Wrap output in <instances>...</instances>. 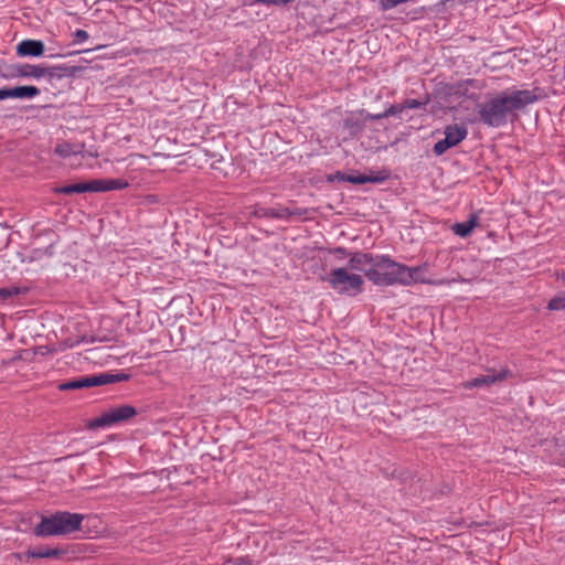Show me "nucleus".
Returning <instances> with one entry per match:
<instances>
[{"mask_svg": "<svg viewBox=\"0 0 565 565\" xmlns=\"http://www.w3.org/2000/svg\"><path fill=\"white\" fill-rule=\"evenodd\" d=\"M55 152L62 157L71 156L74 151L68 143H60L55 147Z\"/></svg>", "mask_w": 565, "mask_h": 565, "instance_id": "6ab92c4d", "label": "nucleus"}, {"mask_svg": "<svg viewBox=\"0 0 565 565\" xmlns=\"http://www.w3.org/2000/svg\"><path fill=\"white\" fill-rule=\"evenodd\" d=\"M136 415V409L130 405H122L115 407L104 413L100 417H97L89 422L88 427L92 429L99 427L113 426L115 424L125 422Z\"/></svg>", "mask_w": 565, "mask_h": 565, "instance_id": "39448f33", "label": "nucleus"}, {"mask_svg": "<svg viewBox=\"0 0 565 565\" xmlns=\"http://www.w3.org/2000/svg\"><path fill=\"white\" fill-rule=\"evenodd\" d=\"M61 552L57 548L41 547L39 550H30L24 554H18L19 559L24 558H45V557H57Z\"/></svg>", "mask_w": 565, "mask_h": 565, "instance_id": "ddd939ff", "label": "nucleus"}, {"mask_svg": "<svg viewBox=\"0 0 565 565\" xmlns=\"http://www.w3.org/2000/svg\"><path fill=\"white\" fill-rule=\"evenodd\" d=\"M535 96L530 90H513L502 93L480 106L481 120L491 127H500L507 122V117L515 109L533 103Z\"/></svg>", "mask_w": 565, "mask_h": 565, "instance_id": "f257e3e1", "label": "nucleus"}, {"mask_svg": "<svg viewBox=\"0 0 565 565\" xmlns=\"http://www.w3.org/2000/svg\"><path fill=\"white\" fill-rule=\"evenodd\" d=\"M386 116H382V114H377V115H370V114H366L364 116L365 119H380V118H385Z\"/></svg>", "mask_w": 565, "mask_h": 565, "instance_id": "cd10ccee", "label": "nucleus"}, {"mask_svg": "<svg viewBox=\"0 0 565 565\" xmlns=\"http://www.w3.org/2000/svg\"><path fill=\"white\" fill-rule=\"evenodd\" d=\"M97 383H98V381H95L94 376H87V377L77 380L78 388L97 386Z\"/></svg>", "mask_w": 565, "mask_h": 565, "instance_id": "aec40b11", "label": "nucleus"}, {"mask_svg": "<svg viewBox=\"0 0 565 565\" xmlns=\"http://www.w3.org/2000/svg\"><path fill=\"white\" fill-rule=\"evenodd\" d=\"M25 75H31L33 77L39 78L45 75V68L40 66H31L30 71L25 73Z\"/></svg>", "mask_w": 565, "mask_h": 565, "instance_id": "412c9836", "label": "nucleus"}, {"mask_svg": "<svg viewBox=\"0 0 565 565\" xmlns=\"http://www.w3.org/2000/svg\"><path fill=\"white\" fill-rule=\"evenodd\" d=\"M44 43L39 40H23L17 45L20 56H41L44 53Z\"/></svg>", "mask_w": 565, "mask_h": 565, "instance_id": "1a4fd4ad", "label": "nucleus"}, {"mask_svg": "<svg viewBox=\"0 0 565 565\" xmlns=\"http://www.w3.org/2000/svg\"><path fill=\"white\" fill-rule=\"evenodd\" d=\"M234 565H252V564L248 558L241 557V558L235 559Z\"/></svg>", "mask_w": 565, "mask_h": 565, "instance_id": "a878e982", "label": "nucleus"}, {"mask_svg": "<svg viewBox=\"0 0 565 565\" xmlns=\"http://www.w3.org/2000/svg\"><path fill=\"white\" fill-rule=\"evenodd\" d=\"M84 515L79 513L57 512L43 518L34 532L38 536L65 535L77 531Z\"/></svg>", "mask_w": 565, "mask_h": 565, "instance_id": "f03ea898", "label": "nucleus"}, {"mask_svg": "<svg viewBox=\"0 0 565 565\" xmlns=\"http://www.w3.org/2000/svg\"><path fill=\"white\" fill-rule=\"evenodd\" d=\"M467 135H468V130L463 126H459V125H449V126H447L445 128V138L439 140L434 146V152L437 156H441L448 149L457 146L463 139H466Z\"/></svg>", "mask_w": 565, "mask_h": 565, "instance_id": "423d86ee", "label": "nucleus"}, {"mask_svg": "<svg viewBox=\"0 0 565 565\" xmlns=\"http://www.w3.org/2000/svg\"><path fill=\"white\" fill-rule=\"evenodd\" d=\"M95 192H105L111 190H120L128 186V182L124 179H97L94 180Z\"/></svg>", "mask_w": 565, "mask_h": 565, "instance_id": "f8f14e48", "label": "nucleus"}, {"mask_svg": "<svg viewBox=\"0 0 565 565\" xmlns=\"http://www.w3.org/2000/svg\"><path fill=\"white\" fill-rule=\"evenodd\" d=\"M74 36H75L77 42H83V41H86L88 39V33L85 30H77L74 33Z\"/></svg>", "mask_w": 565, "mask_h": 565, "instance_id": "5701e85b", "label": "nucleus"}, {"mask_svg": "<svg viewBox=\"0 0 565 565\" xmlns=\"http://www.w3.org/2000/svg\"><path fill=\"white\" fill-rule=\"evenodd\" d=\"M94 380L98 381L97 386H99V385H104V384L113 382L114 381V376L113 375H108V374H100V375H95Z\"/></svg>", "mask_w": 565, "mask_h": 565, "instance_id": "4be33fe9", "label": "nucleus"}, {"mask_svg": "<svg viewBox=\"0 0 565 565\" xmlns=\"http://www.w3.org/2000/svg\"><path fill=\"white\" fill-rule=\"evenodd\" d=\"M510 372L507 369L500 371L489 370L486 375H480L470 381H467L462 386L467 390L476 387H488L497 382L503 381L509 376Z\"/></svg>", "mask_w": 565, "mask_h": 565, "instance_id": "0eeeda50", "label": "nucleus"}, {"mask_svg": "<svg viewBox=\"0 0 565 565\" xmlns=\"http://www.w3.org/2000/svg\"><path fill=\"white\" fill-rule=\"evenodd\" d=\"M405 281H403L404 286H411L413 284L418 282H429V280L425 277L427 271V266H416V267H407L405 266Z\"/></svg>", "mask_w": 565, "mask_h": 565, "instance_id": "9b49d317", "label": "nucleus"}, {"mask_svg": "<svg viewBox=\"0 0 565 565\" xmlns=\"http://www.w3.org/2000/svg\"><path fill=\"white\" fill-rule=\"evenodd\" d=\"M62 390H77V380L61 385Z\"/></svg>", "mask_w": 565, "mask_h": 565, "instance_id": "393cba45", "label": "nucleus"}, {"mask_svg": "<svg viewBox=\"0 0 565 565\" xmlns=\"http://www.w3.org/2000/svg\"><path fill=\"white\" fill-rule=\"evenodd\" d=\"M40 90L35 86H17L0 88V100L8 98H33Z\"/></svg>", "mask_w": 565, "mask_h": 565, "instance_id": "6e6552de", "label": "nucleus"}, {"mask_svg": "<svg viewBox=\"0 0 565 565\" xmlns=\"http://www.w3.org/2000/svg\"><path fill=\"white\" fill-rule=\"evenodd\" d=\"M558 277L565 282V271L561 273Z\"/></svg>", "mask_w": 565, "mask_h": 565, "instance_id": "c85d7f7f", "label": "nucleus"}, {"mask_svg": "<svg viewBox=\"0 0 565 565\" xmlns=\"http://www.w3.org/2000/svg\"><path fill=\"white\" fill-rule=\"evenodd\" d=\"M419 105H420V104H419L417 100H415V99L409 100V102H407V103H406V107H408V108H416V107H418Z\"/></svg>", "mask_w": 565, "mask_h": 565, "instance_id": "bb28decb", "label": "nucleus"}, {"mask_svg": "<svg viewBox=\"0 0 565 565\" xmlns=\"http://www.w3.org/2000/svg\"><path fill=\"white\" fill-rule=\"evenodd\" d=\"M22 292V289L15 286L0 288V301H6L14 296H18Z\"/></svg>", "mask_w": 565, "mask_h": 565, "instance_id": "a211bd4d", "label": "nucleus"}, {"mask_svg": "<svg viewBox=\"0 0 565 565\" xmlns=\"http://www.w3.org/2000/svg\"><path fill=\"white\" fill-rule=\"evenodd\" d=\"M478 220L477 216H471L468 221L462 223H457L452 226V231L456 235L460 237H467L471 234L473 228L477 226Z\"/></svg>", "mask_w": 565, "mask_h": 565, "instance_id": "2eb2a0df", "label": "nucleus"}, {"mask_svg": "<svg viewBox=\"0 0 565 565\" xmlns=\"http://www.w3.org/2000/svg\"><path fill=\"white\" fill-rule=\"evenodd\" d=\"M55 192L64 193V194L95 192L94 180L89 181V182H81V183H76V184L56 188Z\"/></svg>", "mask_w": 565, "mask_h": 565, "instance_id": "4468645a", "label": "nucleus"}, {"mask_svg": "<svg viewBox=\"0 0 565 565\" xmlns=\"http://www.w3.org/2000/svg\"><path fill=\"white\" fill-rule=\"evenodd\" d=\"M326 281L337 292L348 296H355L362 292L364 285L363 277L347 267L332 269Z\"/></svg>", "mask_w": 565, "mask_h": 565, "instance_id": "20e7f679", "label": "nucleus"}, {"mask_svg": "<svg viewBox=\"0 0 565 565\" xmlns=\"http://www.w3.org/2000/svg\"><path fill=\"white\" fill-rule=\"evenodd\" d=\"M375 260L369 254L356 253L350 258L347 268L352 271H363L366 275V270L374 265Z\"/></svg>", "mask_w": 565, "mask_h": 565, "instance_id": "9d476101", "label": "nucleus"}, {"mask_svg": "<svg viewBox=\"0 0 565 565\" xmlns=\"http://www.w3.org/2000/svg\"><path fill=\"white\" fill-rule=\"evenodd\" d=\"M402 111V108L401 107H397V106H392L390 107L388 109H386L384 113H382V116H393V115H396L398 113Z\"/></svg>", "mask_w": 565, "mask_h": 565, "instance_id": "b1692460", "label": "nucleus"}, {"mask_svg": "<svg viewBox=\"0 0 565 565\" xmlns=\"http://www.w3.org/2000/svg\"><path fill=\"white\" fill-rule=\"evenodd\" d=\"M342 180L348 181L353 184H363V183H367V182H372V183L380 182L383 180V178L366 175V174H361V173H352V174L343 175Z\"/></svg>", "mask_w": 565, "mask_h": 565, "instance_id": "dca6fc26", "label": "nucleus"}, {"mask_svg": "<svg viewBox=\"0 0 565 565\" xmlns=\"http://www.w3.org/2000/svg\"><path fill=\"white\" fill-rule=\"evenodd\" d=\"M405 265L392 260L390 257H377L374 265L366 270V277L375 285H403L405 281Z\"/></svg>", "mask_w": 565, "mask_h": 565, "instance_id": "7ed1b4c3", "label": "nucleus"}, {"mask_svg": "<svg viewBox=\"0 0 565 565\" xmlns=\"http://www.w3.org/2000/svg\"><path fill=\"white\" fill-rule=\"evenodd\" d=\"M550 310H565V292L557 294L548 302Z\"/></svg>", "mask_w": 565, "mask_h": 565, "instance_id": "f3484780", "label": "nucleus"}]
</instances>
